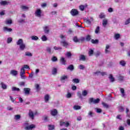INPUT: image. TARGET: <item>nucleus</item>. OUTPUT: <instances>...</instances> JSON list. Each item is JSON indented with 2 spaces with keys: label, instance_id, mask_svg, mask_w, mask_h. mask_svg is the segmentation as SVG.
<instances>
[{
  "label": "nucleus",
  "instance_id": "nucleus-20",
  "mask_svg": "<svg viewBox=\"0 0 130 130\" xmlns=\"http://www.w3.org/2000/svg\"><path fill=\"white\" fill-rule=\"evenodd\" d=\"M107 23H108V20H107V19H104L103 21V26H104V27H106Z\"/></svg>",
  "mask_w": 130,
  "mask_h": 130
},
{
  "label": "nucleus",
  "instance_id": "nucleus-14",
  "mask_svg": "<svg viewBox=\"0 0 130 130\" xmlns=\"http://www.w3.org/2000/svg\"><path fill=\"white\" fill-rule=\"evenodd\" d=\"M9 4H10V2H7V1H1L0 2V5H1V6H7Z\"/></svg>",
  "mask_w": 130,
  "mask_h": 130
},
{
  "label": "nucleus",
  "instance_id": "nucleus-58",
  "mask_svg": "<svg viewBox=\"0 0 130 130\" xmlns=\"http://www.w3.org/2000/svg\"><path fill=\"white\" fill-rule=\"evenodd\" d=\"M79 68L80 70H84V69H85V67L82 64H81V65L79 66Z\"/></svg>",
  "mask_w": 130,
  "mask_h": 130
},
{
  "label": "nucleus",
  "instance_id": "nucleus-21",
  "mask_svg": "<svg viewBox=\"0 0 130 130\" xmlns=\"http://www.w3.org/2000/svg\"><path fill=\"white\" fill-rule=\"evenodd\" d=\"M5 23L7 25H11V24L12 23V19L6 20Z\"/></svg>",
  "mask_w": 130,
  "mask_h": 130
},
{
  "label": "nucleus",
  "instance_id": "nucleus-42",
  "mask_svg": "<svg viewBox=\"0 0 130 130\" xmlns=\"http://www.w3.org/2000/svg\"><path fill=\"white\" fill-rule=\"evenodd\" d=\"M73 82H74V83L78 84V83H80V80H79L78 79H73Z\"/></svg>",
  "mask_w": 130,
  "mask_h": 130
},
{
  "label": "nucleus",
  "instance_id": "nucleus-61",
  "mask_svg": "<svg viewBox=\"0 0 130 130\" xmlns=\"http://www.w3.org/2000/svg\"><path fill=\"white\" fill-rule=\"evenodd\" d=\"M85 21L87 24H91V21H90V19H86Z\"/></svg>",
  "mask_w": 130,
  "mask_h": 130
},
{
  "label": "nucleus",
  "instance_id": "nucleus-41",
  "mask_svg": "<svg viewBox=\"0 0 130 130\" xmlns=\"http://www.w3.org/2000/svg\"><path fill=\"white\" fill-rule=\"evenodd\" d=\"M21 69H23V70H25V69L30 70V68L29 67V66H28V65H24L23 67H22Z\"/></svg>",
  "mask_w": 130,
  "mask_h": 130
},
{
  "label": "nucleus",
  "instance_id": "nucleus-7",
  "mask_svg": "<svg viewBox=\"0 0 130 130\" xmlns=\"http://www.w3.org/2000/svg\"><path fill=\"white\" fill-rule=\"evenodd\" d=\"M41 10L37 9L35 12V15L37 16V17L40 18V17H41Z\"/></svg>",
  "mask_w": 130,
  "mask_h": 130
},
{
  "label": "nucleus",
  "instance_id": "nucleus-28",
  "mask_svg": "<svg viewBox=\"0 0 130 130\" xmlns=\"http://www.w3.org/2000/svg\"><path fill=\"white\" fill-rule=\"evenodd\" d=\"M120 37V35H119V34H115L114 38H115V39H116V40H117V39H119Z\"/></svg>",
  "mask_w": 130,
  "mask_h": 130
},
{
  "label": "nucleus",
  "instance_id": "nucleus-1",
  "mask_svg": "<svg viewBox=\"0 0 130 130\" xmlns=\"http://www.w3.org/2000/svg\"><path fill=\"white\" fill-rule=\"evenodd\" d=\"M17 45H19L20 50H24L26 48V45L22 39H19L16 43Z\"/></svg>",
  "mask_w": 130,
  "mask_h": 130
},
{
  "label": "nucleus",
  "instance_id": "nucleus-39",
  "mask_svg": "<svg viewBox=\"0 0 130 130\" xmlns=\"http://www.w3.org/2000/svg\"><path fill=\"white\" fill-rule=\"evenodd\" d=\"M32 40H38L39 38H38L37 36H32L31 37Z\"/></svg>",
  "mask_w": 130,
  "mask_h": 130
},
{
  "label": "nucleus",
  "instance_id": "nucleus-54",
  "mask_svg": "<svg viewBox=\"0 0 130 130\" xmlns=\"http://www.w3.org/2000/svg\"><path fill=\"white\" fill-rule=\"evenodd\" d=\"M52 61H56L57 60V58L55 56H54L52 58Z\"/></svg>",
  "mask_w": 130,
  "mask_h": 130
},
{
  "label": "nucleus",
  "instance_id": "nucleus-29",
  "mask_svg": "<svg viewBox=\"0 0 130 130\" xmlns=\"http://www.w3.org/2000/svg\"><path fill=\"white\" fill-rule=\"evenodd\" d=\"M60 62L62 64H66V60H64V58L63 57L61 58Z\"/></svg>",
  "mask_w": 130,
  "mask_h": 130
},
{
  "label": "nucleus",
  "instance_id": "nucleus-36",
  "mask_svg": "<svg viewBox=\"0 0 130 130\" xmlns=\"http://www.w3.org/2000/svg\"><path fill=\"white\" fill-rule=\"evenodd\" d=\"M41 39L42 41H46L47 40V37H46V36H43Z\"/></svg>",
  "mask_w": 130,
  "mask_h": 130
},
{
  "label": "nucleus",
  "instance_id": "nucleus-51",
  "mask_svg": "<svg viewBox=\"0 0 130 130\" xmlns=\"http://www.w3.org/2000/svg\"><path fill=\"white\" fill-rule=\"evenodd\" d=\"M13 39L12 38H8L7 39V43H11V41H12Z\"/></svg>",
  "mask_w": 130,
  "mask_h": 130
},
{
  "label": "nucleus",
  "instance_id": "nucleus-9",
  "mask_svg": "<svg viewBox=\"0 0 130 130\" xmlns=\"http://www.w3.org/2000/svg\"><path fill=\"white\" fill-rule=\"evenodd\" d=\"M60 43L62 46H64V47H68V46L70 45V44H69V43L66 41H61Z\"/></svg>",
  "mask_w": 130,
  "mask_h": 130
},
{
  "label": "nucleus",
  "instance_id": "nucleus-6",
  "mask_svg": "<svg viewBox=\"0 0 130 130\" xmlns=\"http://www.w3.org/2000/svg\"><path fill=\"white\" fill-rule=\"evenodd\" d=\"M71 14L72 16H77L79 14V11L76 9H72L71 11Z\"/></svg>",
  "mask_w": 130,
  "mask_h": 130
},
{
  "label": "nucleus",
  "instance_id": "nucleus-49",
  "mask_svg": "<svg viewBox=\"0 0 130 130\" xmlns=\"http://www.w3.org/2000/svg\"><path fill=\"white\" fill-rule=\"evenodd\" d=\"M102 104H103L104 107H105L106 108H108L109 106H108V105L107 104L103 102Z\"/></svg>",
  "mask_w": 130,
  "mask_h": 130
},
{
  "label": "nucleus",
  "instance_id": "nucleus-43",
  "mask_svg": "<svg viewBox=\"0 0 130 130\" xmlns=\"http://www.w3.org/2000/svg\"><path fill=\"white\" fill-rule=\"evenodd\" d=\"M49 130L54 129V125H49Z\"/></svg>",
  "mask_w": 130,
  "mask_h": 130
},
{
  "label": "nucleus",
  "instance_id": "nucleus-57",
  "mask_svg": "<svg viewBox=\"0 0 130 130\" xmlns=\"http://www.w3.org/2000/svg\"><path fill=\"white\" fill-rule=\"evenodd\" d=\"M78 96H79V98H81V99H82L83 98L82 96V94L81 93V92H78L77 93Z\"/></svg>",
  "mask_w": 130,
  "mask_h": 130
},
{
  "label": "nucleus",
  "instance_id": "nucleus-48",
  "mask_svg": "<svg viewBox=\"0 0 130 130\" xmlns=\"http://www.w3.org/2000/svg\"><path fill=\"white\" fill-rule=\"evenodd\" d=\"M46 51L49 53H51V49L50 48V47H47L46 49Z\"/></svg>",
  "mask_w": 130,
  "mask_h": 130
},
{
  "label": "nucleus",
  "instance_id": "nucleus-10",
  "mask_svg": "<svg viewBox=\"0 0 130 130\" xmlns=\"http://www.w3.org/2000/svg\"><path fill=\"white\" fill-rule=\"evenodd\" d=\"M28 116L30 118H31V119H34V113L32 110H29Z\"/></svg>",
  "mask_w": 130,
  "mask_h": 130
},
{
  "label": "nucleus",
  "instance_id": "nucleus-17",
  "mask_svg": "<svg viewBox=\"0 0 130 130\" xmlns=\"http://www.w3.org/2000/svg\"><path fill=\"white\" fill-rule=\"evenodd\" d=\"M21 9H22V10H23V11H28V10H29V7L26 6L22 5L21 6Z\"/></svg>",
  "mask_w": 130,
  "mask_h": 130
},
{
  "label": "nucleus",
  "instance_id": "nucleus-40",
  "mask_svg": "<svg viewBox=\"0 0 130 130\" xmlns=\"http://www.w3.org/2000/svg\"><path fill=\"white\" fill-rule=\"evenodd\" d=\"M120 64L122 66V67H124L125 66V61L123 60H121L120 61Z\"/></svg>",
  "mask_w": 130,
  "mask_h": 130
},
{
  "label": "nucleus",
  "instance_id": "nucleus-13",
  "mask_svg": "<svg viewBox=\"0 0 130 130\" xmlns=\"http://www.w3.org/2000/svg\"><path fill=\"white\" fill-rule=\"evenodd\" d=\"M87 7H88V5H87V4H85V5H80L79 6V9L80 10V11H84V10H85V8H87Z\"/></svg>",
  "mask_w": 130,
  "mask_h": 130
},
{
  "label": "nucleus",
  "instance_id": "nucleus-32",
  "mask_svg": "<svg viewBox=\"0 0 130 130\" xmlns=\"http://www.w3.org/2000/svg\"><path fill=\"white\" fill-rule=\"evenodd\" d=\"M100 31V27L99 26H97L95 30V34H98Z\"/></svg>",
  "mask_w": 130,
  "mask_h": 130
},
{
  "label": "nucleus",
  "instance_id": "nucleus-11",
  "mask_svg": "<svg viewBox=\"0 0 130 130\" xmlns=\"http://www.w3.org/2000/svg\"><path fill=\"white\" fill-rule=\"evenodd\" d=\"M11 75H12V76H14V77H16L17 75H18V71L16 70H11L10 72Z\"/></svg>",
  "mask_w": 130,
  "mask_h": 130
},
{
  "label": "nucleus",
  "instance_id": "nucleus-8",
  "mask_svg": "<svg viewBox=\"0 0 130 130\" xmlns=\"http://www.w3.org/2000/svg\"><path fill=\"white\" fill-rule=\"evenodd\" d=\"M23 90L25 95H29V94H30V91H31V89L29 88H24Z\"/></svg>",
  "mask_w": 130,
  "mask_h": 130
},
{
  "label": "nucleus",
  "instance_id": "nucleus-47",
  "mask_svg": "<svg viewBox=\"0 0 130 130\" xmlns=\"http://www.w3.org/2000/svg\"><path fill=\"white\" fill-rule=\"evenodd\" d=\"M85 39L87 41H90L91 40V36H87Z\"/></svg>",
  "mask_w": 130,
  "mask_h": 130
},
{
  "label": "nucleus",
  "instance_id": "nucleus-31",
  "mask_svg": "<svg viewBox=\"0 0 130 130\" xmlns=\"http://www.w3.org/2000/svg\"><path fill=\"white\" fill-rule=\"evenodd\" d=\"M73 108L75 110H79L80 109H81V106H74Z\"/></svg>",
  "mask_w": 130,
  "mask_h": 130
},
{
  "label": "nucleus",
  "instance_id": "nucleus-30",
  "mask_svg": "<svg viewBox=\"0 0 130 130\" xmlns=\"http://www.w3.org/2000/svg\"><path fill=\"white\" fill-rule=\"evenodd\" d=\"M66 56H67L69 58H71V57L72 56V53L70 52H68L66 54Z\"/></svg>",
  "mask_w": 130,
  "mask_h": 130
},
{
  "label": "nucleus",
  "instance_id": "nucleus-59",
  "mask_svg": "<svg viewBox=\"0 0 130 130\" xmlns=\"http://www.w3.org/2000/svg\"><path fill=\"white\" fill-rule=\"evenodd\" d=\"M54 49H55V50H59L61 49V47H54Z\"/></svg>",
  "mask_w": 130,
  "mask_h": 130
},
{
  "label": "nucleus",
  "instance_id": "nucleus-18",
  "mask_svg": "<svg viewBox=\"0 0 130 130\" xmlns=\"http://www.w3.org/2000/svg\"><path fill=\"white\" fill-rule=\"evenodd\" d=\"M4 30L5 31V32H12V31L13 30V29H12V28H9L7 27H4Z\"/></svg>",
  "mask_w": 130,
  "mask_h": 130
},
{
  "label": "nucleus",
  "instance_id": "nucleus-50",
  "mask_svg": "<svg viewBox=\"0 0 130 130\" xmlns=\"http://www.w3.org/2000/svg\"><path fill=\"white\" fill-rule=\"evenodd\" d=\"M80 60H85V57L83 55H81L80 58Z\"/></svg>",
  "mask_w": 130,
  "mask_h": 130
},
{
  "label": "nucleus",
  "instance_id": "nucleus-5",
  "mask_svg": "<svg viewBox=\"0 0 130 130\" xmlns=\"http://www.w3.org/2000/svg\"><path fill=\"white\" fill-rule=\"evenodd\" d=\"M60 126H62V125H63L66 127H68L69 126V125H70V123H69V122H68V121L63 122V121H60Z\"/></svg>",
  "mask_w": 130,
  "mask_h": 130
},
{
  "label": "nucleus",
  "instance_id": "nucleus-63",
  "mask_svg": "<svg viewBox=\"0 0 130 130\" xmlns=\"http://www.w3.org/2000/svg\"><path fill=\"white\" fill-rule=\"evenodd\" d=\"M118 79L119 81H123V76H119Z\"/></svg>",
  "mask_w": 130,
  "mask_h": 130
},
{
  "label": "nucleus",
  "instance_id": "nucleus-37",
  "mask_svg": "<svg viewBox=\"0 0 130 130\" xmlns=\"http://www.w3.org/2000/svg\"><path fill=\"white\" fill-rule=\"evenodd\" d=\"M14 118L16 120H18V119H20V118H21V116L20 115H16L14 116Z\"/></svg>",
  "mask_w": 130,
  "mask_h": 130
},
{
  "label": "nucleus",
  "instance_id": "nucleus-2",
  "mask_svg": "<svg viewBox=\"0 0 130 130\" xmlns=\"http://www.w3.org/2000/svg\"><path fill=\"white\" fill-rule=\"evenodd\" d=\"M24 125L25 126V129L26 130H32L36 127V126L34 124L28 125V123H24Z\"/></svg>",
  "mask_w": 130,
  "mask_h": 130
},
{
  "label": "nucleus",
  "instance_id": "nucleus-38",
  "mask_svg": "<svg viewBox=\"0 0 130 130\" xmlns=\"http://www.w3.org/2000/svg\"><path fill=\"white\" fill-rule=\"evenodd\" d=\"M91 43H93V44H96L97 43H98V42H99V41H98V40H91Z\"/></svg>",
  "mask_w": 130,
  "mask_h": 130
},
{
  "label": "nucleus",
  "instance_id": "nucleus-22",
  "mask_svg": "<svg viewBox=\"0 0 130 130\" xmlns=\"http://www.w3.org/2000/svg\"><path fill=\"white\" fill-rule=\"evenodd\" d=\"M110 48V46H109V45H106V49H105V53H109V52H110V51L108 50V49H109Z\"/></svg>",
  "mask_w": 130,
  "mask_h": 130
},
{
  "label": "nucleus",
  "instance_id": "nucleus-19",
  "mask_svg": "<svg viewBox=\"0 0 130 130\" xmlns=\"http://www.w3.org/2000/svg\"><path fill=\"white\" fill-rule=\"evenodd\" d=\"M120 91L121 93L122 97H125V93H124V89L123 88H120Z\"/></svg>",
  "mask_w": 130,
  "mask_h": 130
},
{
  "label": "nucleus",
  "instance_id": "nucleus-34",
  "mask_svg": "<svg viewBox=\"0 0 130 130\" xmlns=\"http://www.w3.org/2000/svg\"><path fill=\"white\" fill-rule=\"evenodd\" d=\"M93 53H94V51H93V50L90 49L89 51L88 52L89 56H91V55H92L93 54Z\"/></svg>",
  "mask_w": 130,
  "mask_h": 130
},
{
  "label": "nucleus",
  "instance_id": "nucleus-33",
  "mask_svg": "<svg viewBox=\"0 0 130 130\" xmlns=\"http://www.w3.org/2000/svg\"><path fill=\"white\" fill-rule=\"evenodd\" d=\"M67 70H70V71H73V70H74V66H73L72 64L69 66L68 67Z\"/></svg>",
  "mask_w": 130,
  "mask_h": 130
},
{
  "label": "nucleus",
  "instance_id": "nucleus-64",
  "mask_svg": "<svg viewBox=\"0 0 130 130\" xmlns=\"http://www.w3.org/2000/svg\"><path fill=\"white\" fill-rule=\"evenodd\" d=\"M126 123L128 124V125H130V119H127L126 121Z\"/></svg>",
  "mask_w": 130,
  "mask_h": 130
},
{
  "label": "nucleus",
  "instance_id": "nucleus-15",
  "mask_svg": "<svg viewBox=\"0 0 130 130\" xmlns=\"http://www.w3.org/2000/svg\"><path fill=\"white\" fill-rule=\"evenodd\" d=\"M1 85L2 86V89L4 90H6L8 88V86L6 84H5L4 82H1Z\"/></svg>",
  "mask_w": 130,
  "mask_h": 130
},
{
  "label": "nucleus",
  "instance_id": "nucleus-26",
  "mask_svg": "<svg viewBox=\"0 0 130 130\" xmlns=\"http://www.w3.org/2000/svg\"><path fill=\"white\" fill-rule=\"evenodd\" d=\"M109 79H110L111 82H114V78H113V76H112V74L109 75Z\"/></svg>",
  "mask_w": 130,
  "mask_h": 130
},
{
  "label": "nucleus",
  "instance_id": "nucleus-45",
  "mask_svg": "<svg viewBox=\"0 0 130 130\" xmlns=\"http://www.w3.org/2000/svg\"><path fill=\"white\" fill-rule=\"evenodd\" d=\"M25 55L26 56H32V53H31L30 52H26Z\"/></svg>",
  "mask_w": 130,
  "mask_h": 130
},
{
  "label": "nucleus",
  "instance_id": "nucleus-52",
  "mask_svg": "<svg viewBox=\"0 0 130 130\" xmlns=\"http://www.w3.org/2000/svg\"><path fill=\"white\" fill-rule=\"evenodd\" d=\"M96 111L97 113H101V112H102V110H101V109L96 108Z\"/></svg>",
  "mask_w": 130,
  "mask_h": 130
},
{
  "label": "nucleus",
  "instance_id": "nucleus-4",
  "mask_svg": "<svg viewBox=\"0 0 130 130\" xmlns=\"http://www.w3.org/2000/svg\"><path fill=\"white\" fill-rule=\"evenodd\" d=\"M100 102V99H96V100H94L93 98L89 99V103H94V104H97Z\"/></svg>",
  "mask_w": 130,
  "mask_h": 130
},
{
  "label": "nucleus",
  "instance_id": "nucleus-25",
  "mask_svg": "<svg viewBox=\"0 0 130 130\" xmlns=\"http://www.w3.org/2000/svg\"><path fill=\"white\" fill-rule=\"evenodd\" d=\"M67 79H68V76L63 75L60 77L61 81H64V80H67Z\"/></svg>",
  "mask_w": 130,
  "mask_h": 130
},
{
  "label": "nucleus",
  "instance_id": "nucleus-56",
  "mask_svg": "<svg viewBox=\"0 0 130 130\" xmlns=\"http://www.w3.org/2000/svg\"><path fill=\"white\" fill-rule=\"evenodd\" d=\"M88 115H89V116H90V117H92V116H93V112L89 111L88 112Z\"/></svg>",
  "mask_w": 130,
  "mask_h": 130
},
{
  "label": "nucleus",
  "instance_id": "nucleus-60",
  "mask_svg": "<svg viewBox=\"0 0 130 130\" xmlns=\"http://www.w3.org/2000/svg\"><path fill=\"white\" fill-rule=\"evenodd\" d=\"M35 87L37 89V90L39 91V84H36Z\"/></svg>",
  "mask_w": 130,
  "mask_h": 130
},
{
  "label": "nucleus",
  "instance_id": "nucleus-16",
  "mask_svg": "<svg viewBox=\"0 0 130 130\" xmlns=\"http://www.w3.org/2000/svg\"><path fill=\"white\" fill-rule=\"evenodd\" d=\"M44 31L46 34L49 33V28L48 26H45L44 27Z\"/></svg>",
  "mask_w": 130,
  "mask_h": 130
},
{
  "label": "nucleus",
  "instance_id": "nucleus-46",
  "mask_svg": "<svg viewBox=\"0 0 130 130\" xmlns=\"http://www.w3.org/2000/svg\"><path fill=\"white\" fill-rule=\"evenodd\" d=\"M99 17L100 19H103V18H105V15H104L103 13H102L99 15Z\"/></svg>",
  "mask_w": 130,
  "mask_h": 130
},
{
  "label": "nucleus",
  "instance_id": "nucleus-35",
  "mask_svg": "<svg viewBox=\"0 0 130 130\" xmlns=\"http://www.w3.org/2000/svg\"><path fill=\"white\" fill-rule=\"evenodd\" d=\"M88 94V91L87 90H84L82 91V96H87Z\"/></svg>",
  "mask_w": 130,
  "mask_h": 130
},
{
  "label": "nucleus",
  "instance_id": "nucleus-23",
  "mask_svg": "<svg viewBox=\"0 0 130 130\" xmlns=\"http://www.w3.org/2000/svg\"><path fill=\"white\" fill-rule=\"evenodd\" d=\"M52 75H56L57 74V69L56 68H53L52 71Z\"/></svg>",
  "mask_w": 130,
  "mask_h": 130
},
{
  "label": "nucleus",
  "instance_id": "nucleus-12",
  "mask_svg": "<svg viewBox=\"0 0 130 130\" xmlns=\"http://www.w3.org/2000/svg\"><path fill=\"white\" fill-rule=\"evenodd\" d=\"M51 114L53 115V116H55L56 114H57V110L56 109H54L51 111Z\"/></svg>",
  "mask_w": 130,
  "mask_h": 130
},
{
  "label": "nucleus",
  "instance_id": "nucleus-44",
  "mask_svg": "<svg viewBox=\"0 0 130 130\" xmlns=\"http://www.w3.org/2000/svg\"><path fill=\"white\" fill-rule=\"evenodd\" d=\"M12 91H20V89L15 87H12Z\"/></svg>",
  "mask_w": 130,
  "mask_h": 130
},
{
  "label": "nucleus",
  "instance_id": "nucleus-62",
  "mask_svg": "<svg viewBox=\"0 0 130 130\" xmlns=\"http://www.w3.org/2000/svg\"><path fill=\"white\" fill-rule=\"evenodd\" d=\"M71 97H72V94H71V93H68L67 95V98H71Z\"/></svg>",
  "mask_w": 130,
  "mask_h": 130
},
{
  "label": "nucleus",
  "instance_id": "nucleus-55",
  "mask_svg": "<svg viewBox=\"0 0 130 130\" xmlns=\"http://www.w3.org/2000/svg\"><path fill=\"white\" fill-rule=\"evenodd\" d=\"M118 110L119 112H122L123 111V108L122 107H119Z\"/></svg>",
  "mask_w": 130,
  "mask_h": 130
},
{
  "label": "nucleus",
  "instance_id": "nucleus-53",
  "mask_svg": "<svg viewBox=\"0 0 130 130\" xmlns=\"http://www.w3.org/2000/svg\"><path fill=\"white\" fill-rule=\"evenodd\" d=\"M130 23V18H128L126 21L125 22V25H128V23Z\"/></svg>",
  "mask_w": 130,
  "mask_h": 130
},
{
  "label": "nucleus",
  "instance_id": "nucleus-27",
  "mask_svg": "<svg viewBox=\"0 0 130 130\" xmlns=\"http://www.w3.org/2000/svg\"><path fill=\"white\" fill-rule=\"evenodd\" d=\"M48 100H49V95L46 94L45 95V102H48Z\"/></svg>",
  "mask_w": 130,
  "mask_h": 130
},
{
  "label": "nucleus",
  "instance_id": "nucleus-24",
  "mask_svg": "<svg viewBox=\"0 0 130 130\" xmlns=\"http://www.w3.org/2000/svg\"><path fill=\"white\" fill-rule=\"evenodd\" d=\"M73 40L74 42H76V43L80 42V40H79L78 39V37H74L73 39Z\"/></svg>",
  "mask_w": 130,
  "mask_h": 130
},
{
  "label": "nucleus",
  "instance_id": "nucleus-3",
  "mask_svg": "<svg viewBox=\"0 0 130 130\" xmlns=\"http://www.w3.org/2000/svg\"><path fill=\"white\" fill-rule=\"evenodd\" d=\"M25 72H26V70H24L23 68L20 69V76L21 79L22 80H25V79H26V76H25Z\"/></svg>",
  "mask_w": 130,
  "mask_h": 130
}]
</instances>
